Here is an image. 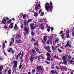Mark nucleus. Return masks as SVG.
<instances>
[{
	"label": "nucleus",
	"instance_id": "14",
	"mask_svg": "<svg viewBox=\"0 0 74 74\" xmlns=\"http://www.w3.org/2000/svg\"><path fill=\"white\" fill-rule=\"evenodd\" d=\"M20 37H21V35L19 34H17L15 37V38L17 39H18V38H20Z\"/></svg>",
	"mask_w": 74,
	"mask_h": 74
},
{
	"label": "nucleus",
	"instance_id": "52",
	"mask_svg": "<svg viewBox=\"0 0 74 74\" xmlns=\"http://www.w3.org/2000/svg\"><path fill=\"white\" fill-rule=\"evenodd\" d=\"M36 72V70L35 69H33L32 70V73H35Z\"/></svg>",
	"mask_w": 74,
	"mask_h": 74
},
{
	"label": "nucleus",
	"instance_id": "59",
	"mask_svg": "<svg viewBox=\"0 0 74 74\" xmlns=\"http://www.w3.org/2000/svg\"><path fill=\"white\" fill-rule=\"evenodd\" d=\"M12 53H14V52H15V51L14 50H12Z\"/></svg>",
	"mask_w": 74,
	"mask_h": 74
},
{
	"label": "nucleus",
	"instance_id": "20",
	"mask_svg": "<svg viewBox=\"0 0 74 74\" xmlns=\"http://www.w3.org/2000/svg\"><path fill=\"white\" fill-rule=\"evenodd\" d=\"M63 62H64V63L66 65H67V61L66 60H63Z\"/></svg>",
	"mask_w": 74,
	"mask_h": 74
},
{
	"label": "nucleus",
	"instance_id": "16",
	"mask_svg": "<svg viewBox=\"0 0 74 74\" xmlns=\"http://www.w3.org/2000/svg\"><path fill=\"white\" fill-rule=\"evenodd\" d=\"M38 41L36 40V42H35L34 43V46H35V45H37L38 46Z\"/></svg>",
	"mask_w": 74,
	"mask_h": 74
},
{
	"label": "nucleus",
	"instance_id": "21",
	"mask_svg": "<svg viewBox=\"0 0 74 74\" xmlns=\"http://www.w3.org/2000/svg\"><path fill=\"white\" fill-rule=\"evenodd\" d=\"M3 65H1L0 67V71H2V69H3Z\"/></svg>",
	"mask_w": 74,
	"mask_h": 74
},
{
	"label": "nucleus",
	"instance_id": "42",
	"mask_svg": "<svg viewBox=\"0 0 74 74\" xmlns=\"http://www.w3.org/2000/svg\"><path fill=\"white\" fill-rule=\"evenodd\" d=\"M43 15H44V12H41L40 14V16H43Z\"/></svg>",
	"mask_w": 74,
	"mask_h": 74
},
{
	"label": "nucleus",
	"instance_id": "43",
	"mask_svg": "<svg viewBox=\"0 0 74 74\" xmlns=\"http://www.w3.org/2000/svg\"><path fill=\"white\" fill-rule=\"evenodd\" d=\"M26 14H24L23 15V19H25L26 18Z\"/></svg>",
	"mask_w": 74,
	"mask_h": 74
},
{
	"label": "nucleus",
	"instance_id": "22",
	"mask_svg": "<svg viewBox=\"0 0 74 74\" xmlns=\"http://www.w3.org/2000/svg\"><path fill=\"white\" fill-rule=\"evenodd\" d=\"M47 28V30L48 32H49L50 31V27L48 26Z\"/></svg>",
	"mask_w": 74,
	"mask_h": 74
},
{
	"label": "nucleus",
	"instance_id": "29",
	"mask_svg": "<svg viewBox=\"0 0 74 74\" xmlns=\"http://www.w3.org/2000/svg\"><path fill=\"white\" fill-rule=\"evenodd\" d=\"M32 52L33 53H36V51L34 50V49H32Z\"/></svg>",
	"mask_w": 74,
	"mask_h": 74
},
{
	"label": "nucleus",
	"instance_id": "3",
	"mask_svg": "<svg viewBox=\"0 0 74 74\" xmlns=\"http://www.w3.org/2000/svg\"><path fill=\"white\" fill-rule=\"evenodd\" d=\"M13 63L14 64V66H13L14 69H12V70L13 72L14 73V72H16V67H17V61L15 60H14Z\"/></svg>",
	"mask_w": 74,
	"mask_h": 74
},
{
	"label": "nucleus",
	"instance_id": "28",
	"mask_svg": "<svg viewBox=\"0 0 74 74\" xmlns=\"http://www.w3.org/2000/svg\"><path fill=\"white\" fill-rule=\"evenodd\" d=\"M56 69L58 70H60V67L59 66H56Z\"/></svg>",
	"mask_w": 74,
	"mask_h": 74
},
{
	"label": "nucleus",
	"instance_id": "34",
	"mask_svg": "<svg viewBox=\"0 0 74 74\" xmlns=\"http://www.w3.org/2000/svg\"><path fill=\"white\" fill-rule=\"evenodd\" d=\"M54 65H55V64L53 63L52 65V66H51V69H53L54 67Z\"/></svg>",
	"mask_w": 74,
	"mask_h": 74
},
{
	"label": "nucleus",
	"instance_id": "10",
	"mask_svg": "<svg viewBox=\"0 0 74 74\" xmlns=\"http://www.w3.org/2000/svg\"><path fill=\"white\" fill-rule=\"evenodd\" d=\"M40 27L41 29L42 30H44V26L43 24H40Z\"/></svg>",
	"mask_w": 74,
	"mask_h": 74
},
{
	"label": "nucleus",
	"instance_id": "15",
	"mask_svg": "<svg viewBox=\"0 0 74 74\" xmlns=\"http://www.w3.org/2000/svg\"><path fill=\"white\" fill-rule=\"evenodd\" d=\"M46 55L48 57H49L50 58H51V54L49 53L48 52H47L46 53Z\"/></svg>",
	"mask_w": 74,
	"mask_h": 74
},
{
	"label": "nucleus",
	"instance_id": "36",
	"mask_svg": "<svg viewBox=\"0 0 74 74\" xmlns=\"http://www.w3.org/2000/svg\"><path fill=\"white\" fill-rule=\"evenodd\" d=\"M45 63H47V64H50V63H51V62H48L47 61H45Z\"/></svg>",
	"mask_w": 74,
	"mask_h": 74
},
{
	"label": "nucleus",
	"instance_id": "32",
	"mask_svg": "<svg viewBox=\"0 0 74 74\" xmlns=\"http://www.w3.org/2000/svg\"><path fill=\"white\" fill-rule=\"evenodd\" d=\"M2 46H3V49H4V48H5V43H3Z\"/></svg>",
	"mask_w": 74,
	"mask_h": 74
},
{
	"label": "nucleus",
	"instance_id": "46",
	"mask_svg": "<svg viewBox=\"0 0 74 74\" xmlns=\"http://www.w3.org/2000/svg\"><path fill=\"white\" fill-rule=\"evenodd\" d=\"M47 42L48 45H49V40H48Z\"/></svg>",
	"mask_w": 74,
	"mask_h": 74
},
{
	"label": "nucleus",
	"instance_id": "53",
	"mask_svg": "<svg viewBox=\"0 0 74 74\" xmlns=\"http://www.w3.org/2000/svg\"><path fill=\"white\" fill-rule=\"evenodd\" d=\"M68 59L69 60V59H71V57L69 55L68 56Z\"/></svg>",
	"mask_w": 74,
	"mask_h": 74
},
{
	"label": "nucleus",
	"instance_id": "7",
	"mask_svg": "<svg viewBox=\"0 0 74 74\" xmlns=\"http://www.w3.org/2000/svg\"><path fill=\"white\" fill-rule=\"evenodd\" d=\"M6 22H7V20L4 18H3L2 20V24H5Z\"/></svg>",
	"mask_w": 74,
	"mask_h": 74
},
{
	"label": "nucleus",
	"instance_id": "18",
	"mask_svg": "<svg viewBox=\"0 0 74 74\" xmlns=\"http://www.w3.org/2000/svg\"><path fill=\"white\" fill-rule=\"evenodd\" d=\"M30 60L31 62H33V60H34V59L33 58V57L32 56H31L30 57Z\"/></svg>",
	"mask_w": 74,
	"mask_h": 74
},
{
	"label": "nucleus",
	"instance_id": "25",
	"mask_svg": "<svg viewBox=\"0 0 74 74\" xmlns=\"http://www.w3.org/2000/svg\"><path fill=\"white\" fill-rule=\"evenodd\" d=\"M12 49V48H10L8 50V52H11V51Z\"/></svg>",
	"mask_w": 74,
	"mask_h": 74
},
{
	"label": "nucleus",
	"instance_id": "45",
	"mask_svg": "<svg viewBox=\"0 0 74 74\" xmlns=\"http://www.w3.org/2000/svg\"><path fill=\"white\" fill-rule=\"evenodd\" d=\"M61 37H62V39H63L64 37V34H62L61 36Z\"/></svg>",
	"mask_w": 74,
	"mask_h": 74
},
{
	"label": "nucleus",
	"instance_id": "13",
	"mask_svg": "<svg viewBox=\"0 0 74 74\" xmlns=\"http://www.w3.org/2000/svg\"><path fill=\"white\" fill-rule=\"evenodd\" d=\"M10 23V25L11 26L9 25V28H11V29H12V28H13V23Z\"/></svg>",
	"mask_w": 74,
	"mask_h": 74
},
{
	"label": "nucleus",
	"instance_id": "40",
	"mask_svg": "<svg viewBox=\"0 0 74 74\" xmlns=\"http://www.w3.org/2000/svg\"><path fill=\"white\" fill-rule=\"evenodd\" d=\"M58 52H60V53H61V52H62V50H61L60 49H59V48L58 49Z\"/></svg>",
	"mask_w": 74,
	"mask_h": 74
},
{
	"label": "nucleus",
	"instance_id": "56",
	"mask_svg": "<svg viewBox=\"0 0 74 74\" xmlns=\"http://www.w3.org/2000/svg\"><path fill=\"white\" fill-rule=\"evenodd\" d=\"M60 34H64V32L63 31H61L60 32Z\"/></svg>",
	"mask_w": 74,
	"mask_h": 74
},
{
	"label": "nucleus",
	"instance_id": "1",
	"mask_svg": "<svg viewBox=\"0 0 74 74\" xmlns=\"http://www.w3.org/2000/svg\"><path fill=\"white\" fill-rule=\"evenodd\" d=\"M50 4L51 5L49 6V3H46L45 4V5L46 10L47 11V12L51 11L52 8V6L53 5L52 3V2L51 1L50 2Z\"/></svg>",
	"mask_w": 74,
	"mask_h": 74
},
{
	"label": "nucleus",
	"instance_id": "2",
	"mask_svg": "<svg viewBox=\"0 0 74 74\" xmlns=\"http://www.w3.org/2000/svg\"><path fill=\"white\" fill-rule=\"evenodd\" d=\"M27 21H26V20H24L23 22L24 25V26H25V27H24V30L25 32H26L25 33L26 34H28L29 33V30H28V27L26 26V25H28V24H27Z\"/></svg>",
	"mask_w": 74,
	"mask_h": 74
},
{
	"label": "nucleus",
	"instance_id": "12",
	"mask_svg": "<svg viewBox=\"0 0 74 74\" xmlns=\"http://www.w3.org/2000/svg\"><path fill=\"white\" fill-rule=\"evenodd\" d=\"M35 49H36V51L37 52H38L39 53H41V52H40V50L38 49V48H36V47L34 48Z\"/></svg>",
	"mask_w": 74,
	"mask_h": 74
},
{
	"label": "nucleus",
	"instance_id": "44",
	"mask_svg": "<svg viewBox=\"0 0 74 74\" xmlns=\"http://www.w3.org/2000/svg\"><path fill=\"white\" fill-rule=\"evenodd\" d=\"M50 58L49 57H47V60H48V61H49L50 60Z\"/></svg>",
	"mask_w": 74,
	"mask_h": 74
},
{
	"label": "nucleus",
	"instance_id": "55",
	"mask_svg": "<svg viewBox=\"0 0 74 74\" xmlns=\"http://www.w3.org/2000/svg\"><path fill=\"white\" fill-rule=\"evenodd\" d=\"M38 57H37L38 58V61H39V62H40V59H41V58H40V57L39 56H38Z\"/></svg>",
	"mask_w": 74,
	"mask_h": 74
},
{
	"label": "nucleus",
	"instance_id": "37",
	"mask_svg": "<svg viewBox=\"0 0 74 74\" xmlns=\"http://www.w3.org/2000/svg\"><path fill=\"white\" fill-rule=\"evenodd\" d=\"M31 35L32 36H34V32H33V31H32L31 32Z\"/></svg>",
	"mask_w": 74,
	"mask_h": 74
},
{
	"label": "nucleus",
	"instance_id": "48",
	"mask_svg": "<svg viewBox=\"0 0 74 74\" xmlns=\"http://www.w3.org/2000/svg\"><path fill=\"white\" fill-rule=\"evenodd\" d=\"M20 59L21 61V62L22 63H23V61H22V60L23 59V58H22V57H20Z\"/></svg>",
	"mask_w": 74,
	"mask_h": 74
},
{
	"label": "nucleus",
	"instance_id": "64",
	"mask_svg": "<svg viewBox=\"0 0 74 74\" xmlns=\"http://www.w3.org/2000/svg\"><path fill=\"white\" fill-rule=\"evenodd\" d=\"M72 35L74 37V31H73V32L72 33Z\"/></svg>",
	"mask_w": 74,
	"mask_h": 74
},
{
	"label": "nucleus",
	"instance_id": "57",
	"mask_svg": "<svg viewBox=\"0 0 74 74\" xmlns=\"http://www.w3.org/2000/svg\"><path fill=\"white\" fill-rule=\"evenodd\" d=\"M3 53L5 55H7V53L5 52V50H3Z\"/></svg>",
	"mask_w": 74,
	"mask_h": 74
},
{
	"label": "nucleus",
	"instance_id": "30",
	"mask_svg": "<svg viewBox=\"0 0 74 74\" xmlns=\"http://www.w3.org/2000/svg\"><path fill=\"white\" fill-rule=\"evenodd\" d=\"M69 32H70V31L69 30L66 31V34L67 35V34H69Z\"/></svg>",
	"mask_w": 74,
	"mask_h": 74
},
{
	"label": "nucleus",
	"instance_id": "41",
	"mask_svg": "<svg viewBox=\"0 0 74 74\" xmlns=\"http://www.w3.org/2000/svg\"><path fill=\"white\" fill-rule=\"evenodd\" d=\"M54 58H56L58 59V56H56V55H55L54 56Z\"/></svg>",
	"mask_w": 74,
	"mask_h": 74
},
{
	"label": "nucleus",
	"instance_id": "9",
	"mask_svg": "<svg viewBox=\"0 0 74 74\" xmlns=\"http://www.w3.org/2000/svg\"><path fill=\"white\" fill-rule=\"evenodd\" d=\"M14 29L15 30H18V26H17V25L16 24H15V25L14 27Z\"/></svg>",
	"mask_w": 74,
	"mask_h": 74
},
{
	"label": "nucleus",
	"instance_id": "4",
	"mask_svg": "<svg viewBox=\"0 0 74 74\" xmlns=\"http://www.w3.org/2000/svg\"><path fill=\"white\" fill-rule=\"evenodd\" d=\"M37 71H40V70L42 71H43L44 70V69L42 66H39L37 67Z\"/></svg>",
	"mask_w": 74,
	"mask_h": 74
},
{
	"label": "nucleus",
	"instance_id": "61",
	"mask_svg": "<svg viewBox=\"0 0 74 74\" xmlns=\"http://www.w3.org/2000/svg\"><path fill=\"white\" fill-rule=\"evenodd\" d=\"M59 44L58 45V46H56L55 47V49H56V48H58V47H59Z\"/></svg>",
	"mask_w": 74,
	"mask_h": 74
},
{
	"label": "nucleus",
	"instance_id": "62",
	"mask_svg": "<svg viewBox=\"0 0 74 74\" xmlns=\"http://www.w3.org/2000/svg\"><path fill=\"white\" fill-rule=\"evenodd\" d=\"M58 39H57L56 40H55V42L56 43V42H58Z\"/></svg>",
	"mask_w": 74,
	"mask_h": 74
},
{
	"label": "nucleus",
	"instance_id": "54",
	"mask_svg": "<svg viewBox=\"0 0 74 74\" xmlns=\"http://www.w3.org/2000/svg\"><path fill=\"white\" fill-rule=\"evenodd\" d=\"M73 62V59H72L71 60H70L69 62H70L71 63H72Z\"/></svg>",
	"mask_w": 74,
	"mask_h": 74
},
{
	"label": "nucleus",
	"instance_id": "60",
	"mask_svg": "<svg viewBox=\"0 0 74 74\" xmlns=\"http://www.w3.org/2000/svg\"><path fill=\"white\" fill-rule=\"evenodd\" d=\"M19 58L18 56L17 55L16 57V60H18V58Z\"/></svg>",
	"mask_w": 74,
	"mask_h": 74
},
{
	"label": "nucleus",
	"instance_id": "35",
	"mask_svg": "<svg viewBox=\"0 0 74 74\" xmlns=\"http://www.w3.org/2000/svg\"><path fill=\"white\" fill-rule=\"evenodd\" d=\"M11 21H12V20L11 19L9 20L8 21H7V23H11Z\"/></svg>",
	"mask_w": 74,
	"mask_h": 74
},
{
	"label": "nucleus",
	"instance_id": "38",
	"mask_svg": "<svg viewBox=\"0 0 74 74\" xmlns=\"http://www.w3.org/2000/svg\"><path fill=\"white\" fill-rule=\"evenodd\" d=\"M39 57L36 56V57H33V58H34V60H36V59H37V57Z\"/></svg>",
	"mask_w": 74,
	"mask_h": 74
},
{
	"label": "nucleus",
	"instance_id": "49",
	"mask_svg": "<svg viewBox=\"0 0 74 74\" xmlns=\"http://www.w3.org/2000/svg\"><path fill=\"white\" fill-rule=\"evenodd\" d=\"M38 7L37 6H35V9L36 10H38Z\"/></svg>",
	"mask_w": 74,
	"mask_h": 74
},
{
	"label": "nucleus",
	"instance_id": "47",
	"mask_svg": "<svg viewBox=\"0 0 74 74\" xmlns=\"http://www.w3.org/2000/svg\"><path fill=\"white\" fill-rule=\"evenodd\" d=\"M51 48H52L53 51H55V48H54V47L53 46H52Z\"/></svg>",
	"mask_w": 74,
	"mask_h": 74
},
{
	"label": "nucleus",
	"instance_id": "31",
	"mask_svg": "<svg viewBox=\"0 0 74 74\" xmlns=\"http://www.w3.org/2000/svg\"><path fill=\"white\" fill-rule=\"evenodd\" d=\"M21 23V28L23 29V23Z\"/></svg>",
	"mask_w": 74,
	"mask_h": 74
},
{
	"label": "nucleus",
	"instance_id": "33",
	"mask_svg": "<svg viewBox=\"0 0 74 74\" xmlns=\"http://www.w3.org/2000/svg\"><path fill=\"white\" fill-rule=\"evenodd\" d=\"M8 73L9 74H11V70L9 69L8 71Z\"/></svg>",
	"mask_w": 74,
	"mask_h": 74
},
{
	"label": "nucleus",
	"instance_id": "24",
	"mask_svg": "<svg viewBox=\"0 0 74 74\" xmlns=\"http://www.w3.org/2000/svg\"><path fill=\"white\" fill-rule=\"evenodd\" d=\"M36 27V26H34V27H31V30H33L35 29Z\"/></svg>",
	"mask_w": 74,
	"mask_h": 74
},
{
	"label": "nucleus",
	"instance_id": "51",
	"mask_svg": "<svg viewBox=\"0 0 74 74\" xmlns=\"http://www.w3.org/2000/svg\"><path fill=\"white\" fill-rule=\"evenodd\" d=\"M22 68V64H20L19 66V69H21V68Z\"/></svg>",
	"mask_w": 74,
	"mask_h": 74
},
{
	"label": "nucleus",
	"instance_id": "50",
	"mask_svg": "<svg viewBox=\"0 0 74 74\" xmlns=\"http://www.w3.org/2000/svg\"><path fill=\"white\" fill-rule=\"evenodd\" d=\"M70 37V34H68V35L66 36L67 38H68Z\"/></svg>",
	"mask_w": 74,
	"mask_h": 74
},
{
	"label": "nucleus",
	"instance_id": "19",
	"mask_svg": "<svg viewBox=\"0 0 74 74\" xmlns=\"http://www.w3.org/2000/svg\"><path fill=\"white\" fill-rule=\"evenodd\" d=\"M38 13L35 12L34 13V16H35V17H37V16H38Z\"/></svg>",
	"mask_w": 74,
	"mask_h": 74
},
{
	"label": "nucleus",
	"instance_id": "27",
	"mask_svg": "<svg viewBox=\"0 0 74 74\" xmlns=\"http://www.w3.org/2000/svg\"><path fill=\"white\" fill-rule=\"evenodd\" d=\"M34 23H31L30 24V28L31 27H33V26H34Z\"/></svg>",
	"mask_w": 74,
	"mask_h": 74
},
{
	"label": "nucleus",
	"instance_id": "5",
	"mask_svg": "<svg viewBox=\"0 0 74 74\" xmlns=\"http://www.w3.org/2000/svg\"><path fill=\"white\" fill-rule=\"evenodd\" d=\"M43 40H42V42L43 44H45V42H46L47 40V36H44L43 38Z\"/></svg>",
	"mask_w": 74,
	"mask_h": 74
},
{
	"label": "nucleus",
	"instance_id": "58",
	"mask_svg": "<svg viewBox=\"0 0 74 74\" xmlns=\"http://www.w3.org/2000/svg\"><path fill=\"white\" fill-rule=\"evenodd\" d=\"M51 31H53V27H51Z\"/></svg>",
	"mask_w": 74,
	"mask_h": 74
},
{
	"label": "nucleus",
	"instance_id": "11",
	"mask_svg": "<svg viewBox=\"0 0 74 74\" xmlns=\"http://www.w3.org/2000/svg\"><path fill=\"white\" fill-rule=\"evenodd\" d=\"M16 42L17 44H18V43H22V41L20 40H16Z\"/></svg>",
	"mask_w": 74,
	"mask_h": 74
},
{
	"label": "nucleus",
	"instance_id": "17",
	"mask_svg": "<svg viewBox=\"0 0 74 74\" xmlns=\"http://www.w3.org/2000/svg\"><path fill=\"white\" fill-rule=\"evenodd\" d=\"M45 49H47V50L50 49H51V47L49 46H48L45 47Z\"/></svg>",
	"mask_w": 74,
	"mask_h": 74
},
{
	"label": "nucleus",
	"instance_id": "6",
	"mask_svg": "<svg viewBox=\"0 0 74 74\" xmlns=\"http://www.w3.org/2000/svg\"><path fill=\"white\" fill-rule=\"evenodd\" d=\"M51 73L52 74H58V73L57 71L54 70H51Z\"/></svg>",
	"mask_w": 74,
	"mask_h": 74
},
{
	"label": "nucleus",
	"instance_id": "8",
	"mask_svg": "<svg viewBox=\"0 0 74 74\" xmlns=\"http://www.w3.org/2000/svg\"><path fill=\"white\" fill-rule=\"evenodd\" d=\"M68 46H69L70 48H71V46L69 44V42H67V44L65 45V47H67Z\"/></svg>",
	"mask_w": 74,
	"mask_h": 74
},
{
	"label": "nucleus",
	"instance_id": "26",
	"mask_svg": "<svg viewBox=\"0 0 74 74\" xmlns=\"http://www.w3.org/2000/svg\"><path fill=\"white\" fill-rule=\"evenodd\" d=\"M32 21V19H29L27 21V23H29V22H30Z\"/></svg>",
	"mask_w": 74,
	"mask_h": 74
},
{
	"label": "nucleus",
	"instance_id": "63",
	"mask_svg": "<svg viewBox=\"0 0 74 74\" xmlns=\"http://www.w3.org/2000/svg\"><path fill=\"white\" fill-rule=\"evenodd\" d=\"M10 46H11V45H12V42H11L10 43Z\"/></svg>",
	"mask_w": 74,
	"mask_h": 74
},
{
	"label": "nucleus",
	"instance_id": "39",
	"mask_svg": "<svg viewBox=\"0 0 74 74\" xmlns=\"http://www.w3.org/2000/svg\"><path fill=\"white\" fill-rule=\"evenodd\" d=\"M22 55V53L21 52H20L18 54V55H17V56H18V57H19L20 56V55Z\"/></svg>",
	"mask_w": 74,
	"mask_h": 74
},
{
	"label": "nucleus",
	"instance_id": "23",
	"mask_svg": "<svg viewBox=\"0 0 74 74\" xmlns=\"http://www.w3.org/2000/svg\"><path fill=\"white\" fill-rule=\"evenodd\" d=\"M31 42H32V41H34V42H35L36 41V39H34V38H33L31 39Z\"/></svg>",
	"mask_w": 74,
	"mask_h": 74
}]
</instances>
